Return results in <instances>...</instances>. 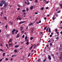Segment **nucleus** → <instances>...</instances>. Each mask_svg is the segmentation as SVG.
Segmentation results:
<instances>
[{"label": "nucleus", "instance_id": "nucleus-1", "mask_svg": "<svg viewBox=\"0 0 62 62\" xmlns=\"http://www.w3.org/2000/svg\"><path fill=\"white\" fill-rule=\"evenodd\" d=\"M1 3H2V4H5L6 3L5 2V1L4 0H1L0 1Z\"/></svg>", "mask_w": 62, "mask_h": 62}, {"label": "nucleus", "instance_id": "nucleus-2", "mask_svg": "<svg viewBox=\"0 0 62 62\" xmlns=\"http://www.w3.org/2000/svg\"><path fill=\"white\" fill-rule=\"evenodd\" d=\"M48 58L49 60H51L52 58H51V56L50 55H48Z\"/></svg>", "mask_w": 62, "mask_h": 62}, {"label": "nucleus", "instance_id": "nucleus-3", "mask_svg": "<svg viewBox=\"0 0 62 62\" xmlns=\"http://www.w3.org/2000/svg\"><path fill=\"white\" fill-rule=\"evenodd\" d=\"M25 23V21L22 22H21L20 23H19V24H22V23Z\"/></svg>", "mask_w": 62, "mask_h": 62}, {"label": "nucleus", "instance_id": "nucleus-4", "mask_svg": "<svg viewBox=\"0 0 62 62\" xmlns=\"http://www.w3.org/2000/svg\"><path fill=\"white\" fill-rule=\"evenodd\" d=\"M34 8V6H31L30 8V9L31 10H32V9H33V8Z\"/></svg>", "mask_w": 62, "mask_h": 62}, {"label": "nucleus", "instance_id": "nucleus-5", "mask_svg": "<svg viewBox=\"0 0 62 62\" xmlns=\"http://www.w3.org/2000/svg\"><path fill=\"white\" fill-rule=\"evenodd\" d=\"M20 30L21 31H22V30H23V27H21L20 28Z\"/></svg>", "mask_w": 62, "mask_h": 62}, {"label": "nucleus", "instance_id": "nucleus-6", "mask_svg": "<svg viewBox=\"0 0 62 62\" xmlns=\"http://www.w3.org/2000/svg\"><path fill=\"white\" fill-rule=\"evenodd\" d=\"M33 24V23H31L29 24V25L31 26V25H32Z\"/></svg>", "mask_w": 62, "mask_h": 62}, {"label": "nucleus", "instance_id": "nucleus-7", "mask_svg": "<svg viewBox=\"0 0 62 62\" xmlns=\"http://www.w3.org/2000/svg\"><path fill=\"white\" fill-rule=\"evenodd\" d=\"M60 59L61 60H62V55H61L60 56Z\"/></svg>", "mask_w": 62, "mask_h": 62}, {"label": "nucleus", "instance_id": "nucleus-8", "mask_svg": "<svg viewBox=\"0 0 62 62\" xmlns=\"http://www.w3.org/2000/svg\"><path fill=\"white\" fill-rule=\"evenodd\" d=\"M9 23H10V24H12L13 23V22H11V21H9Z\"/></svg>", "mask_w": 62, "mask_h": 62}, {"label": "nucleus", "instance_id": "nucleus-9", "mask_svg": "<svg viewBox=\"0 0 62 62\" xmlns=\"http://www.w3.org/2000/svg\"><path fill=\"white\" fill-rule=\"evenodd\" d=\"M8 45H9V46H11V45H12V43H11L10 44V43H9V42H8Z\"/></svg>", "mask_w": 62, "mask_h": 62}, {"label": "nucleus", "instance_id": "nucleus-10", "mask_svg": "<svg viewBox=\"0 0 62 62\" xmlns=\"http://www.w3.org/2000/svg\"><path fill=\"white\" fill-rule=\"evenodd\" d=\"M34 49H35L36 47V46H37V45H36L35 44H34Z\"/></svg>", "mask_w": 62, "mask_h": 62}, {"label": "nucleus", "instance_id": "nucleus-11", "mask_svg": "<svg viewBox=\"0 0 62 62\" xmlns=\"http://www.w3.org/2000/svg\"><path fill=\"white\" fill-rule=\"evenodd\" d=\"M19 47V45H16L15 46V48H17Z\"/></svg>", "mask_w": 62, "mask_h": 62}, {"label": "nucleus", "instance_id": "nucleus-12", "mask_svg": "<svg viewBox=\"0 0 62 62\" xmlns=\"http://www.w3.org/2000/svg\"><path fill=\"white\" fill-rule=\"evenodd\" d=\"M5 4L4 5V7H7V3H5Z\"/></svg>", "mask_w": 62, "mask_h": 62}, {"label": "nucleus", "instance_id": "nucleus-13", "mask_svg": "<svg viewBox=\"0 0 62 62\" xmlns=\"http://www.w3.org/2000/svg\"><path fill=\"white\" fill-rule=\"evenodd\" d=\"M3 4L1 3H0V6L1 7H2V6H3Z\"/></svg>", "mask_w": 62, "mask_h": 62}, {"label": "nucleus", "instance_id": "nucleus-14", "mask_svg": "<svg viewBox=\"0 0 62 62\" xmlns=\"http://www.w3.org/2000/svg\"><path fill=\"white\" fill-rule=\"evenodd\" d=\"M20 36V35H19V34H17V36H16V37L17 38H18Z\"/></svg>", "mask_w": 62, "mask_h": 62}, {"label": "nucleus", "instance_id": "nucleus-15", "mask_svg": "<svg viewBox=\"0 0 62 62\" xmlns=\"http://www.w3.org/2000/svg\"><path fill=\"white\" fill-rule=\"evenodd\" d=\"M16 31V30L15 29H13V31H12V32H14L15 31Z\"/></svg>", "mask_w": 62, "mask_h": 62}, {"label": "nucleus", "instance_id": "nucleus-16", "mask_svg": "<svg viewBox=\"0 0 62 62\" xmlns=\"http://www.w3.org/2000/svg\"><path fill=\"white\" fill-rule=\"evenodd\" d=\"M48 32H51V29H50V28H49Z\"/></svg>", "mask_w": 62, "mask_h": 62}, {"label": "nucleus", "instance_id": "nucleus-17", "mask_svg": "<svg viewBox=\"0 0 62 62\" xmlns=\"http://www.w3.org/2000/svg\"><path fill=\"white\" fill-rule=\"evenodd\" d=\"M5 53H3V56H5Z\"/></svg>", "mask_w": 62, "mask_h": 62}, {"label": "nucleus", "instance_id": "nucleus-18", "mask_svg": "<svg viewBox=\"0 0 62 62\" xmlns=\"http://www.w3.org/2000/svg\"><path fill=\"white\" fill-rule=\"evenodd\" d=\"M4 18L5 19V20H7V17L6 16H4Z\"/></svg>", "mask_w": 62, "mask_h": 62}, {"label": "nucleus", "instance_id": "nucleus-19", "mask_svg": "<svg viewBox=\"0 0 62 62\" xmlns=\"http://www.w3.org/2000/svg\"><path fill=\"white\" fill-rule=\"evenodd\" d=\"M11 41H12V39H11L9 42V43L10 42H11Z\"/></svg>", "mask_w": 62, "mask_h": 62}, {"label": "nucleus", "instance_id": "nucleus-20", "mask_svg": "<svg viewBox=\"0 0 62 62\" xmlns=\"http://www.w3.org/2000/svg\"><path fill=\"white\" fill-rule=\"evenodd\" d=\"M55 16H56V17H58V15L57 14H55Z\"/></svg>", "mask_w": 62, "mask_h": 62}, {"label": "nucleus", "instance_id": "nucleus-21", "mask_svg": "<svg viewBox=\"0 0 62 62\" xmlns=\"http://www.w3.org/2000/svg\"><path fill=\"white\" fill-rule=\"evenodd\" d=\"M29 42H27L26 43V44L27 45H28L29 44Z\"/></svg>", "mask_w": 62, "mask_h": 62}, {"label": "nucleus", "instance_id": "nucleus-22", "mask_svg": "<svg viewBox=\"0 0 62 62\" xmlns=\"http://www.w3.org/2000/svg\"><path fill=\"white\" fill-rule=\"evenodd\" d=\"M52 19L53 20H54V19H55V17L54 16H53L52 18Z\"/></svg>", "mask_w": 62, "mask_h": 62}, {"label": "nucleus", "instance_id": "nucleus-23", "mask_svg": "<svg viewBox=\"0 0 62 62\" xmlns=\"http://www.w3.org/2000/svg\"><path fill=\"white\" fill-rule=\"evenodd\" d=\"M58 9H59V8H57V9L56 10V11H57L58 10Z\"/></svg>", "mask_w": 62, "mask_h": 62}, {"label": "nucleus", "instance_id": "nucleus-24", "mask_svg": "<svg viewBox=\"0 0 62 62\" xmlns=\"http://www.w3.org/2000/svg\"><path fill=\"white\" fill-rule=\"evenodd\" d=\"M8 44H6V47H7V48H8Z\"/></svg>", "mask_w": 62, "mask_h": 62}, {"label": "nucleus", "instance_id": "nucleus-25", "mask_svg": "<svg viewBox=\"0 0 62 62\" xmlns=\"http://www.w3.org/2000/svg\"><path fill=\"white\" fill-rule=\"evenodd\" d=\"M26 10H27V11H28L29 10V9H28V8H27Z\"/></svg>", "mask_w": 62, "mask_h": 62}, {"label": "nucleus", "instance_id": "nucleus-26", "mask_svg": "<svg viewBox=\"0 0 62 62\" xmlns=\"http://www.w3.org/2000/svg\"><path fill=\"white\" fill-rule=\"evenodd\" d=\"M33 39V38L32 37L30 39L31 40H32V39Z\"/></svg>", "mask_w": 62, "mask_h": 62}, {"label": "nucleus", "instance_id": "nucleus-27", "mask_svg": "<svg viewBox=\"0 0 62 62\" xmlns=\"http://www.w3.org/2000/svg\"><path fill=\"white\" fill-rule=\"evenodd\" d=\"M17 6L18 7V8H20V6L19 5H17Z\"/></svg>", "mask_w": 62, "mask_h": 62}, {"label": "nucleus", "instance_id": "nucleus-28", "mask_svg": "<svg viewBox=\"0 0 62 62\" xmlns=\"http://www.w3.org/2000/svg\"><path fill=\"white\" fill-rule=\"evenodd\" d=\"M43 9H44V7H42L41 8V9L42 10H43Z\"/></svg>", "mask_w": 62, "mask_h": 62}, {"label": "nucleus", "instance_id": "nucleus-29", "mask_svg": "<svg viewBox=\"0 0 62 62\" xmlns=\"http://www.w3.org/2000/svg\"><path fill=\"white\" fill-rule=\"evenodd\" d=\"M27 39V36H26L25 37V40Z\"/></svg>", "mask_w": 62, "mask_h": 62}, {"label": "nucleus", "instance_id": "nucleus-30", "mask_svg": "<svg viewBox=\"0 0 62 62\" xmlns=\"http://www.w3.org/2000/svg\"><path fill=\"white\" fill-rule=\"evenodd\" d=\"M5 28H6V29H7V28H8V26L6 25L5 26Z\"/></svg>", "mask_w": 62, "mask_h": 62}, {"label": "nucleus", "instance_id": "nucleus-31", "mask_svg": "<svg viewBox=\"0 0 62 62\" xmlns=\"http://www.w3.org/2000/svg\"><path fill=\"white\" fill-rule=\"evenodd\" d=\"M32 48H33V46H31V48H30V50H31V49H32Z\"/></svg>", "mask_w": 62, "mask_h": 62}, {"label": "nucleus", "instance_id": "nucleus-32", "mask_svg": "<svg viewBox=\"0 0 62 62\" xmlns=\"http://www.w3.org/2000/svg\"><path fill=\"white\" fill-rule=\"evenodd\" d=\"M15 52H17V50L16 49H15L14 51Z\"/></svg>", "mask_w": 62, "mask_h": 62}, {"label": "nucleus", "instance_id": "nucleus-33", "mask_svg": "<svg viewBox=\"0 0 62 62\" xmlns=\"http://www.w3.org/2000/svg\"><path fill=\"white\" fill-rule=\"evenodd\" d=\"M24 35H23V36L22 37V38H24Z\"/></svg>", "mask_w": 62, "mask_h": 62}, {"label": "nucleus", "instance_id": "nucleus-34", "mask_svg": "<svg viewBox=\"0 0 62 62\" xmlns=\"http://www.w3.org/2000/svg\"><path fill=\"white\" fill-rule=\"evenodd\" d=\"M60 6L61 7V8H62V5L61 4L60 5Z\"/></svg>", "mask_w": 62, "mask_h": 62}, {"label": "nucleus", "instance_id": "nucleus-35", "mask_svg": "<svg viewBox=\"0 0 62 62\" xmlns=\"http://www.w3.org/2000/svg\"><path fill=\"white\" fill-rule=\"evenodd\" d=\"M14 56H16V55H13L12 56V57H14Z\"/></svg>", "mask_w": 62, "mask_h": 62}, {"label": "nucleus", "instance_id": "nucleus-36", "mask_svg": "<svg viewBox=\"0 0 62 62\" xmlns=\"http://www.w3.org/2000/svg\"><path fill=\"white\" fill-rule=\"evenodd\" d=\"M30 4V2H27V5H29V4Z\"/></svg>", "mask_w": 62, "mask_h": 62}, {"label": "nucleus", "instance_id": "nucleus-37", "mask_svg": "<svg viewBox=\"0 0 62 62\" xmlns=\"http://www.w3.org/2000/svg\"><path fill=\"white\" fill-rule=\"evenodd\" d=\"M48 29H49L48 28H47V29H46V30L47 31V32H48Z\"/></svg>", "mask_w": 62, "mask_h": 62}, {"label": "nucleus", "instance_id": "nucleus-38", "mask_svg": "<svg viewBox=\"0 0 62 62\" xmlns=\"http://www.w3.org/2000/svg\"><path fill=\"white\" fill-rule=\"evenodd\" d=\"M3 14V12H1V16H2V14Z\"/></svg>", "mask_w": 62, "mask_h": 62}, {"label": "nucleus", "instance_id": "nucleus-39", "mask_svg": "<svg viewBox=\"0 0 62 62\" xmlns=\"http://www.w3.org/2000/svg\"><path fill=\"white\" fill-rule=\"evenodd\" d=\"M56 39H59V38L58 37H57L56 38Z\"/></svg>", "mask_w": 62, "mask_h": 62}, {"label": "nucleus", "instance_id": "nucleus-40", "mask_svg": "<svg viewBox=\"0 0 62 62\" xmlns=\"http://www.w3.org/2000/svg\"><path fill=\"white\" fill-rule=\"evenodd\" d=\"M17 32H18V30H16V34H17Z\"/></svg>", "mask_w": 62, "mask_h": 62}, {"label": "nucleus", "instance_id": "nucleus-41", "mask_svg": "<svg viewBox=\"0 0 62 62\" xmlns=\"http://www.w3.org/2000/svg\"><path fill=\"white\" fill-rule=\"evenodd\" d=\"M23 15H26V13H24Z\"/></svg>", "mask_w": 62, "mask_h": 62}, {"label": "nucleus", "instance_id": "nucleus-42", "mask_svg": "<svg viewBox=\"0 0 62 62\" xmlns=\"http://www.w3.org/2000/svg\"><path fill=\"white\" fill-rule=\"evenodd\" d=\"M0 51H3V50L1 49H0Z\"/></svg>", "mask_w": 62, "mask_h": 62}, {"label": "nucleus", "instance_id": "nucleus-43", "mask_svg": "<svg viewBox=\"0 0 62 62\" xmlns=\"http://www.w3.org/2000/svg\"><path fill=\"white\" fill-rule=\"evenodd\" d=\"M30 54H31V53H30L28 55V57H29V56H30Z\"/></svg>", "mask_w": 62, "mask_h": 62}, {"label": "nucleus", "instance_id": "nucleus-44", "mask_svg": "<svg viewBox=\"0 0 62 62\" xmlns=\"http://www.w3.org/2000/svg\"><path fill=\"white\" fill-rule=\"evenodd\" d=\"M49 1H47L46 2V4H48V3H49Z\"/></svg>", "mask_w": 62, "mask_h": 62}, {"label": "nucleus", "instance_id": "nucleus-45", "mask_svg": "<svg viewBox=\"0 0 62 62\" xmlns=\"http://www.w3.org/2000/svg\"><path fill=\"white\" fill-rule=\"evenodd\" d=\"M28 41H29L28 40V39H26V42H27Z\"/></svg>", "mask_w": 62, "mask_h": 62}, {"label": "nucleus", "instance_id": "nucleus-46", "mask_svg": "<svg viewBox=\"0 0 62 62\" xmlns=\"http://www.w3.org/2000/svg\"><path fill=\"white\" fill-rule=\"evenodd\" d=\"M46 59H45V60L43 61H44V62H45V61H46Z\"/></svg>", "mask_w": 62, "mask_h": 62}, {"label": "nucleus", "instance_id": "nucleus-47", "mask_svg": "<svg viewBox=\"0 0 62 62\" xmlns=\"http://www.w3.org/2000/svg\"><path fill=\"white\" fill-rule=\"evenodd\" d=\"M23 12H25V10H23Z\"/></svg>", "mask_w": 62, "mask_h": 62}, {"label": "nucleus", "instance_id": "nucleus-48", "mask_svg": "<svg viewBox=\"0 0 62 62\" xmlns=\"http://www.w3.org/2000/svg\"><path fill=\"white\" fill-rule=\"evenodd\" d=\"M20 9V8H17V10H19Z\"/></svg>", "mask_w": 62, "mask_h": 62}, {"label": "nucleus", "instance_id": "nucleus-49", "mask_svg": "<svg viewBox=\"0 0 62 62\" xmlns=\"http://www.w3.org/2000/svg\"><path fill=\"white\" fill-rule=\"evenodd\" d=\"M38 14V12H36L35 13V14Z\"/></svg>", "mask_w": 62, "mask_h": 62}, {"label": "nucleus", "instance_id": "nucleus-50", "mask_svg": "<svg viewBox=\"0 0 62 62\" xmlns=\"http://www.w3.org/2000/svg\"><path fill=\"white\" fill-rule=\"evenodd\" d=\"M24 33V31H22V32H21V33Z\"/></svg>", "mask_w": 62, "mask_h": 62}, {"label": "nucleus", "instance_id": "nucleus-51", "mask_svg": "<svg viewBox=\"0 0 62 62\" xmlns=\"http://www.w3.org/2000/svg\"><path fill=\"white\" fill-rule=\"evenodd\" d=\"M50 37H52V35H50Z\"/></svg>", "mask_w": 62, "mask_h": 62}, {"label": "nucleus", "instance_id": "nucleus-52", "mask_svg": "<svg viewBox=\"0 0 62 62\" xmlns=\"http://www.w3.org/2000/svg\"><path fill=\"white\" fill-rule=\"evenodd\" d=\"M40 61V60H39V59L38 60V62H39V61Z\"/></svg>", "mask_w": 62, "mask_h": 62}, {"label": "nucleus", "instance_id": "nucleus-53", "mask_svg": "<svg viewBox=\"0 0 62 62\" xmlns=\"http://www.w3.org/2000/svg\"><path fill=\"white\" fill-rule=\"evenodd\" d=\"M60 11H58V12L57 13H60Z\"/></svg>", "mask_w": 62, "mask_h": 62}, {"label": "nucleus", "instance_id": "nucleus-54", "mask_svg": "<svg viewBox=\"0 0 62 62\" xmlns=\"http://www.w3.org/2000/svg\"><path fill=\"white\" fill-rule=\"evenodd\" d=\"M50 46H52V43H51L50 44Z\"/></svg>", "mask_w": 62, "mask_h": 62}, {"label": "nucleus", "instance_id": "nucleus-55", "mask_svg": "<svg viewBox=\"0 0 62 62\" xmlns=\"http://www.w3.org/2000/svg\"><path fill=\"white\" fill-rule=\"evenodd\" d=\"M11 61H12L13 60V59L12 58H11L10 59Z\"/></svg>", "mask_w": 62, "mask_h": 62}, {"label": "nucleus", "instance_id": "nucleus-56", "mask_svg": "<svg viewBox=\"0 0 62 62\" xmlns=\"http://www.w3.org/2000/svg\"><path fill=\"white\" fill-rule=\"evenodd\" d=\"M52 56H53V57H54V54H52Z\"/></svg>", "mask_w": 62, "mask_h": 62}, {"label": "nucleus", "instance_id": "nucleus-57", "mask_svg": "<svg viewBox=\"0 0 62 62\" xmlns=\"http://www.w3.org/2000/svg\"><path fill=\"white\" fill-rule=\"evenodd\" d=\"M46 28H46V27H45L44 28V29H45V30H46Z\"/></svg>", "mask_w": 62, "mask_h": 62}, {"label": "nucleus", "instance_id": "nucleus-58", "mask_svg": "<svg viewBox=\"0 0 62 62\" xmlns=\"http://www.w3.org/2000/svg\"><path fill=\"white\" fill-rule=\"evenodd\" d=\"M19 20H22V18H19Z\"/></svg>", "mask_w": 62, "mask_h": 62}, {"label": "nucleus", "instance_id": "nucleus-59", "mask_svg": "<svg viewBox=\"0 0 62 62\" xmlns=\"http://www.w3.org/2000/svg\"><path fill=\"white\" fill-rule=\"evenodd\" d=\"M2 61V59H1L0 60V62H1Z\"/></svg>", "mask_w": 62, "mask_h": 62}, {"label": "nucleus", "instance_id": "nucleus-60", "mask_svg": "<svg viewBox=\"0 0 62 62\" xmlns=\"http://www.w3.org/2000/svg\"><path fill=\"white\" fill-rule=\"evenodd\" d=\"M5 60H8V58H6L5 59Z\"/></svg>", "mask_w": 62, "mask_h": 62}, {"label": "nucleus", "instance_id": "nucleus-61", "mask_svg": "<svg viewBox=\"0 0 62 62\" xmlns=\"http://www.w3.org/2000/svg\"><path fill=\"white\" fill-rule=\"evenodd\" d=\"M41 23V21H39V23Z\"/></svg>", "mask_w": 62, "mask_h": 62}, {"label": "nucleus", "instance_id": "nucleus-62", "mask_svg": "<svg viewBox=\"0 0 62 62\" xmlns=\"http://www.w3.org/2000/svg\"><path fill=\"white\" fill-rule=\"evenodd\" d=\"M55 31H57L58 30H57V29H56L55 30Z\"/></svg>", "mask_w": 62, "mask_h": 62}, {"label": "nucleus", "instance_id": "nucleus-63", "mask_svg": "<svg viewBox=\"0 0 62 62\" xmlns=\"http://www.w3.org/2000/svg\"><path fill=\"white\" fill-rule=\"evenodd\" d=\"M46 9H48V7L46 8Z\"/></svg>", "mask_w": 62, "mask_h": 62}, {"label": "nucleus", "instance_id": "nucleus-64", "mask_svg": "<svg viewBox=\"0 0 62 62\" xmlns=\"http://www.w3.org/2000/svg\"><path fill=\"white\" fill-rule=\"evenodd\" d=\"M60 33L61 34H62V31H61V32H60Z\"/></svg>", "mask_w": 62, "mask_h": 62}]
</instances>
